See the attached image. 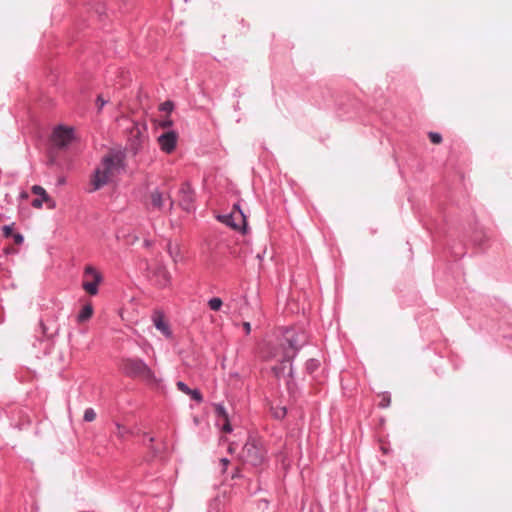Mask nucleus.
<instances>
[{"instance_id":"f257e3e1","label":"nucleus","mask_w":512,"mask_h":512,"mask_svg":"<svg viewBox=\"0 0 512 512\" xmlns=\"http://www.w3.org/2000/svg\"><path fill=\"white\" fill-rule=\"evenodd\" d=\"M306 342L307 336L304 331L295 328L286 329L279 343L276 346H270L263 357L267 360L275 359L282 364L289 363Z\"/></svg>"},{"instance_id":"f03ea898","label":"nucleus","mask_w":512,"mask_h":512,"mask_svg":"<svg viewBox=\"0 0 512 512\" xmlns=\"http://www.w3.org/2000/svg\"><path fill=\"white\" fill-rule=\"evenodd\" d=\"M122 158L119 154L109 153L105 155L95 169L90 180V192H94L107 185L121 169Z\"/></svg>"},{"instance_id":"7ed1b4c3","label":"nucleus","mask_w":512,"mask_h":512,"mask_svg":"<svg viewBox=\"0 0 512 512\" xmlns=\"http://www.w3.org/2000/svg\"><path fill=\"white\" fill-rule=\"evenodd\" d=\"M123 372L132 378H137L147 383H156L153 371L139 359H125L122 362Z\"/></svg>"},{"instance_id":"20e7f679","label":"nucleus","mask_w":512,"mask_h":512,"mask_svg":"<svg viewBox=\"0 0 512 512\" xmlns=\"http://www.w3.org/2000/svg\"><path fill=\"white\" fill-rule=\"evenodd\" d=\"M264 458L265 450L262 443L256 439L248 440L241 452L242 461L253 466H258L263 463Z\"/></svg>"},{"instance_id":"39448f33","label":"nucleus","mask_w":512,"mask_h":512,"mask_svg":"<svg viewBox=\"0 0 512 512\" xmlns=\"http://www.w3.org/2000/svg\"><path fill=\"white\" fill-rule=\"evenodd\" d=\"M218 219L236 231L245 232L247 227L246 217L240 207L235 204L227 215L218 216Z\"/></svg>"},{"instance_id":"423d86ee","label":"nucleus","mask_w":512,"mask_h":512,"mask_svg":"<svg viewBox=\"0 0 512 512\" xmlns=\"http://www.w3.org/2000/svg\"><path fill=\"white\" fill-rule=\"evenodd\" d=\"M102 282V275L93 266H86L83 273L82 288L89 295L98 293V285Z\"/></svg>"},{"instance_id":"0eeeda50","label":"nucleus","mask_w":512,"mask_h":512,"mask_svg":"<svg viewBox=\"0 0 512 512\" xmlns=\"http://www.w3.org/2000/svg\"><path fill=\"white\" fill-rule=\"evenodd\" d=\"M157 142L161 151L171 154L177 146L178 133L173 130L164 132L158 137Z\"/></svg>"},{"instance_id":"6e6552de","label":"nucleus","mask_w":512,"mask_h":512,"mask_svg":"<svg viewBox=\"0 0 512 512\" xmlns=\"http://www.w3.org/2000/svg\"><path fill=\"white\" fill-rule=\"evenodd\" d=\"M178 195L179 206L186 211H190L193 207L194 202V192L191 186L188 183H182L179 188Z\"/></svg>"},{"instance_id":"1a4fd4ad","label":"nucleus","mask_w":512,"mask_h":512,"mask_svg":"<svg viewBox=\"0 0 512 512\" xmlns=\"http://www.w3.org/2000/svg\"><path fill=\"white\" fill-rule=\"evenodd\" d=\"M165 199L170 201V209L174 205V201L171 199L169 192L160 191L158 188L152 190L149 194V205L154 209H162Z\"/></svg>"},{"instance_id":"9d476101","label":"nucleus","mask_w":512,"mask_h":512,"mask_svg":"<svg viewBox=\"0 0 512 512\" xmlns=\"http://www.w3.org/2000/svg\"><path fill=\"white\" fill-rule=\"evenodd\" d=\"M73 138V129L59 126L53 132V141L59 147L67 146Z\"/></svg>"},{"instance_id":"9b49d317","label":"nucleus","mask_w":512,"mask_h":512,"mask_svg":"<svg viewBox=\"0 0 512 512\" xmlns=\"http://www.w3.org/2000/svg\"><path fill=\"white\" fill-rule=\"evenodd\" d=\"M166 250L174 264H177L184 260V252L179 243L173 242V241H168Z\"/></svg>"},{"instance_id":"f8f14e48","label":"nucleus","mask_w":512,"mask_h":512,"mask_svg":"<svg viewBox=\"0 0 512 512\" xmlns=\"http://www.w3.org/2000/svg\"><path fill=\"white\" fill-rule=\"evenodd\" d=\"M153 322L155 327L161 331L165 336H170L171 332L169 329V325L165 320V317L162 312L156 311L153 315Z\"/></svg>"},{"instance_id":"ddd939ff","label":"nucleus","mask_w":512,"mask_h":512,"mask_svg":"<svg viewBox=\"0 0 512 512\" xmlns=\"http://www.w3.org/2000/svg\"><path fill=\"white\" fill-rule=\"evenodd\" d=\"M93 315V307L91 304L85 305L78 314L77 320L82 323L89 320Z\"/></svg>"},{"instance_id":"4468645a","label":"nucleus","mask_w":512,"mask_h":512,"mask_svg":"<svg viewBox=\"0 0 512 512\" xmlns=\"http://www.w3.org/2000/svg\"><path fill=\"white\" fill-rule=\"evenodd\" d=\"M158 273L160 276L159 285L166 286L170 282V273L165 268H159Z\"/></svg>"},{"instance_id":"2eb2a0df","label":"nucleus","mask_w":512,"mask_h":512,"mask_svg":"<svg viewBox=\"0 0 512 512\" xmlns=\"http://www.w3.org/2000/svg\"><path fill=\"white\" fill-rule=\"evenodd\" d=\"M32 192L35 194V195H38L40 197L43 198V200L45 202H49L50 201V197L48 196V194L46 193L45 189L39 185H34L32 187Z\"/></svg>"},{"instance_id":"dca6fc26","label":"nucleus","mask_w":512,"mask_h":512,"mask_svg":"<svg viewBox=\"0 0 512 512\" xmlns=\"http://www.w3.org/2000/svg\"><path fill=\"white\" fill-rule=\"evenodd\" d=\"M208 305L211 310L218 311L222 307L223 302L220 298L214 297L209 300Z\"/></svg>"},{"instance_id":"f3484780","label":"nucleus","mask_w":512,"mask_h":512,"mask_svg":"<svg viewBox=\"0 0 512 512\" xmlns=\"http://www.w3.org/2000/svg\"><path fill=\"white\" fill-rule=\"evenodd\" d=\"M214 409L219 418H222L224 421L228 420V413L222 405L216 404Z\"/></svg>"},{"instance_id":"a211bd4d","label":"nucleus","mask_w":512,"mask_h":512,"mask_svg":"<svg viewBox=\"0 0 512 512\" xmlns=\"http://www.w3.org/2000/svg\"><path fill=\"white\" fill-rule=\"evenodd\" d=\"M96 418V413L92 408H88L84 412V420L87 422H92Z\"/></svg>"},{"instance_id":"6ab92c4d","label":"nucleus","mask_w":512,"mask_h":512,"mask_svg":"<svg viewBox=\"0 0 512 512\" xmlns=\"http://www.w3.org/2000/svg\"><path fill=\"white\" fill-rule=\"evenodd\" d=\"M173 108H174V104L171 101H166V102L162 103L159 107V109L161 111H164L168 114L172 112Z\"/></svg>"},{"instance_id":"aec40b11","label":"nucleus","mask_w":512,"mask_h":512,"mask_svg":"<svg viewBox=\"0 0 512 512\" xmlns=\"http://www.w3.org/2000/svg\"><path fill=\"white\" fill-rule=\"evenodd\" d=\"M428 136L433 144H440L442 142V136L439 133L430 132Z\"/></svg>"},{"instance_id":"412c9836","label":"nucleus","mask_w":512,"mask_h":512,"mask_svg":"<svg viewBox=\"0 0 512 512\" xmlns=\"http://www.w3.org/2000/svg\"><path fill=\"white\" fill-rule=\"evenodd\" d=\"M158 125H159V127L163 128V129H167L173 125V121L169 117H166L165 119L160 120L158 122Z\"/></svg>"},{"instance_id":"4be33fe9","label":"nucleus","mask_w":512,"mask_h":512,"mask_svg":"<svg viewBox=\"0 0 512 512\" xmlns=\"http://www.w3.org/2000/svg\"><path fill=\"white\" fill-rule=\"evenodd\" d=\"M189 395L191 396V398L193 400L197 401L198 403L202 402V400H203L202 394L197 389H194V390L191 389V392Z\"/></svg>"},{"instance_id":"5701e85b","label":"nucleus","mask_w":512,"mask_h":512,"mask_svg":"<svg viewBox=\"0 0 512 512\" xmlns=\"http://www.w3.org/2000/svg\"><path fill=\"white\" fill-rule=\"evenodd\" d=\"M177 388L187 395L190 394L191 392V389L184 382L181 381L177 382Z\"/></svg>"},{"instance_id":"b1692460","label":"nucleus","mask_w":512,"mask_h":512,"mask_svg":"<svg viewBox=\"0 0 512 512\" xmlns=\"http://www.w3.org/2000/svg\"><path fill=\"white\" fill-rule=\"evenodd\" d=\"M105 103H106V101L103 99V97L101 95H99L96 100V105L98 107V110H101L103 108V106L105 105Z\"/></svg>"},{"instance_id":"393cba45","label":"nucleus","mask_w":512,"mask_h":512,"mask_svg":"<svg viewBox=\"0 0 512 512\" xmlns=\"http://www.w3.org/2000/svg\"><path fill=\"white\" fill-rule=\"evenodd\" d=\"M389 404H390V398L388 396L384 395L379 405L382 408H386L389 406Z\"/></svg>"},{"instance_id":"a878e982","label":"nucleus","mask_w":512,"mask_h":512,"mask_svg":"<svg viewBox=\"0 0 512 512\" xmlns=\"http://www.w3.org/2000/svg\"><path fill=\"white\" fill-rule=\"evenodd\" d=\"M12 236H13L15 244H17V245L22 244L24 238H23V236L21 234L17 233V234H13Z\"/></svg>"},{"instance_id":"bb28decb","label":"nucleus","mask_w":512,"mask_h":512,"mask_svg":"<svg viewBox=\"0 0 512 512\" xmlns=\"http://www.w3.org/2000/svg\"><path fill=\"white\" fill-rule=\"evenodd\" d=\"M275 417L277 418H283L285 415H286V409L285 408H280V409H277L274 413Z\"/></svg>"},{"instance_id":"cd10ccee","label":"nucleus","mask_w":512,"mask_h":512,"mask_svg":"<svg viewBox=\"0 0 512 512\" xmlns=\"http://www.w3.org/2000/svg\"><path fill=\"white\" fill-rule=\"evenodd\" d=\"M43 202H44V200L42 197L40 199H34L32 201V206L39 209L42 207Z\"/></svg>"},{"instance_id":"c85d7f7f","label":"nucleus","mask_w":512,"mask_h":512,"mask_svg":"<svg viewBox=\"0 0 512 512\" xmlns=\"http://www.w3.org/2000/svg\"><path fill=\"white\" fill-rule=\"evenodd\" d=\"M3 234L5 237H10L12 236V227L11 226H4L3 227Z\"/></svg>"},{"instance_id":"c756f323","label":"nucleus","mask_w":512,"mask_h":512,"mask_svg":"<svg viewBox=\"0 0 512 512\" xmlns=\"http://www.w3.org/2000/svg\"><path fill=\"white\" fill-rule=\"evenodd\" d=\"M232 428H231V425L229 423V419L227 421H224V425H223V431L226 432V433H229L231 432Z\"/></svg>"},{"instance_id":"7c9ffc66","label":"nucleus","mask_w":512,"mask_h":512,"mask_svg":"<svg viewBox=\"0 0 512 512\" xmlns=\"http://www.w3.org/2000/svg\"><path fill=\"white\" fill-rule=\"evenodd\" d=\"M243 328H244V330H245V332H246L247 334H249V333H250V331H251V325H250V323H249V322H244V323H243Z\"/></svg>"},{"instance_id":"2f4dec72","label":"nucleus","mask_w":512,"mask_h":512,"mask_svg":"<svg viewBox=\"0 0 512 512\" xmlns=\"http://www.w3.org/2000/svg\"><path fill=\"white\" fill-rule=\"evenodd\" d=\"M283 369H284V367H283V368H282V367H277V366L273 367V371H274V373H275V375H276L277 377L279 376V373H280Z\"/></svg>"},{"instance_id":"473e14b6","label":"nucleus","mask_w":512,"mask_h":512,"mask_svg":"<svg viewBox=\"0 0 512 512\" xmlns=\"http://www.w3.org/2000/svg\"><path fill=\"white\" fill-rule=\"evenodd\" d=\"M40 327L42 329V332L45 334L46 333V326L43 322H40Z\"/></svg>"},{"instance_id":"72a5a7b5","label":"nucleus","mask_w":512,"mask_h":512,"mask_svg":"<svg viewBox=\"0 0 512 512\" xmlns=\"http://www.w3.org/2000/svg\"><path fill=\"white\" fill-rule=\"evenodd\" d=\"M221 462L223 463L224 467H226L229 463L227 459H222Z\"/></svg>"},{"instance_id":"f704fd0d","label":"nucleus","mask_w":512,"mask_h":512,"mask_svg":"<svg viewBox=\"0 0 512 512\" xmlns=\"http://www.w3.org/2000/svg\"><path fill=\"white\" fill-rule=\"evenodd\" d=\"M149 441L152 443L154 441V438L153 437H150L149 438Z\"/></svg>"},{"instance_id":"c9c22d12","label":"nucleus","mask_w":512,"mask_h":512,"mask_svg":"<svg viewBox=\"0 0 512 512\" xmlns=\"http://www.w3.org/2000/svg\"><path fill=\"white\" fill-rule=\"evenodd\" d=\"M120 436H123V430L119 431Z\"/></svg>"},{"instance_id":"e433bc0d","label":"nucleus","mask_w":512,"mask_h":512,"mask_svg":"<svg viewBox=\"0 0 512 512\" xmlns=\"http://www.w3.org/2000/svg\"><path fill=\"white\" fill-rule=\"evenodd\" d=\"M120 436H123V430L119 431Z\"/></svg>"}]
</instances>
